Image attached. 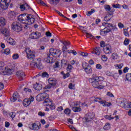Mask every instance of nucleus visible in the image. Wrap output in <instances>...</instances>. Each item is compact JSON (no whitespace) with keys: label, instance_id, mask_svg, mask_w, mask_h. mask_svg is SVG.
Here are the masks:
<instances>
[{"label":"nucleus","instance_id":"1","mask_svg":"<svg viewBox=\"0 0 131 131\" xmlns=\"http://www.w3.org/2000/svg\"><path fill=\"white\" fill-rule=\"evenodd\" d=\"M36 99L38 102L44 100L43 102V106H49L51 110H54V109H56V106L55 105L53 104V101H52V100L50 99L49 98V94L46 92L39 94L36 96Z\"/></svg>","mask_w":131,"mask_h":131},{"label":"nucleus","instance_id":"2","mask_svg":"<svg viewBox=\"0 0 131 131\" xmlns=\"http://www.w3.org/2000/svg\"><path fill=\"white\" fill-rule=\"evenodd\" d=\"M18 21H20L24 24H26L24 26V28L27 29L28 28V25L33 24L34 23L35 19L32 17V15L26 13H24L19 15L18 16Z\"/></svg>","mask_w":131,"mask_h":131},{"label":"nucleus","instance_id":"3","mask_svg":"<svg viewBox=\"0 0 131 131\" xmlns=\"http://www.w3.org/2000/svg\"><path fill=\"white\" fill-rule=\"evenodd\" d=\"M92 76L93 78L89 79V82L92 84L94 88L100 90L105 88V86L101 85L103 84L102 81H104V79H105L103 77L95 76V74H93Z\"/></svg>","mask_w":131,"mask_h":131},{"label":"nucleus","instance_id":"4","mask_svg":"<svg viewBox=\"0 0 131 131\" xmlns=\"http://www.w3.org/2000/svg\"><path fill=\"white\" fill-rule=\"evenodd\" d=\"M48 82L49 84L47 85L43 88L44 90H51L53 89L54 90V86L57 84V80L54 78H50L48 79Z\"/></svg>","mask_w":131,"mask_h":131},{"label":"nucleus","instance_id":"5","mask_svg":"<svg viewBox=\"0 0 131 131\" xmlns=\"http://www.w3.org/2000/svg\"><path fill=\"white\" fill-rule=\"evenodd\" d=\"M11 28L14 30V31H16V32H20L22 31L23 29V27L22 26V24L18 21H14L11 25Z\"/></svg>","mask_w":131,"mask_h":131},{"label":"nucleus","instance_id":"6","mask_svg":"<svg viewBox=\"0 0 131 131\" xmlns=\"http://www.w3.org/2000/svg\"><path fill=\"white\" fill-rule=\"evenodd\" d=\"M25 51L27 54V58L29 59V60H33V59L35 58V52L31 51L30 48H26Z\"/></svg>","mask_w":131,"mask_h":131},{"label":"nucleus","instance_id":"7","mask_svg":"<svg viewBox=\"0 0 131 131\" xmlns=\"http://www.w3.org/2000/svg\"><path fill=\"white\" fill-rule=\"evenodd\" d=\"M83 69H84L85 72L86 74H91L93 72V69H92V67L90 66L88 63L85 62L82 64Z\"/></svg>","mask_w":131,"mask_h":131},{"label":"nucleus","instance_id":"8","mask_svg":"<svg viewBox=\"0 0 131 131\" xmlns=\"http://www.w3.org/2000/svg\"><path fill=\"white\" fill-rule=\"evenodd\" d=\"M50 54L51 56L55 57V58H58L61 56V52L60 50H56L53 48H51L50 51Z\"/></svg>","mask_w":131,"mask_h":131},{"label":"nucleus","instance_id":"9","mask_svg":"<svg viewBox=\"0 0 131 131\" xmlns=\"http://www.w3.org/2000/svg\"><path fill=\"white\" fill-rule=\"evenodd\" d=\"M11 3V0H1L0 2V7L3 10H7L9 5Z\"/></svg>","mask_w":131,"mask_h":131},{"label":"nucleus","instance_id":"10","mask_svg":"<svg viewBox=\"0 0 131 131\" xmlns=\"http://www.w3.org/2000/svg\"><path fill=\"white\" fill-rule=\"evenodd\" d=\"M14 72V70L10 68H4V69H2L0 72V74H2L3 75H11L12 73Z\"/></svg>","mask_w":131,"mask_h":131},{"label":"nucleus","instance_id":"11","mask_svg":"<svg viewBox=\"0 0 131 131\" xmlns=\"http://www.w3.org/2000/svg\"><path fill=\"white\" fill-rule=\"evenodd\" d=\"M30 65L32 68H38V69H41V68H42V66L40 62V60H37V62H34V61H32L31 62Z\"/></svg>","mask_w":131,"mask_h":131},{"label":"nucleus","instance_id":"12","mask_svg":"<svg viewBox=\"0 0 131 131\" xmlns=\"http://www.w3.org/2000/svg\"><path fill=\"white\" fill-rule=\"evenodd\" d=\"M19 8L20 9V11L23 12L24 11H30V10L34 12L33 9H31L30 6H29V5L27 4V3L20 5Z\"/></svg>","mask_w":131,"mask_h":131},{"label":"nucleus","instance_id":"13","mask_svg":"<svg viewBox=\"0 0 131 131\" xmlns=\"http://www.w3.org/2000/svg\"><path fill=\"white\" fill-rule=\"evenodd\" d=\"M95 118V113H92L87 114L86 115V117L85 118V120H86V122H90V121H92L93 119Z\"/></svg>","mask_w":131,"mask_h":131},{"label":"nucleus","instance_id":"14","mask_svg":"<svg viewBox=\"0 0 131 131\" xmlns=\"http://www.w3.org/2000/svg\"><path fill=\"white\" fill-rule=\"evenodd\" d=\"M40 35H41V34L38 32H32L30 34V38L32 39H37V38L40 37Z\"/></svg>","mask_w":131,"mask_h":131},{"label":"nucleus","instance_id":"15","mask_svg":"<svg viewBox=\"0 0 131 131\" xmlns=\"http://www.w3.org/2000/svg\"><path fill=\"white\" fill-rule=\"evenodd\" d=\"M103 52L105 53L106 55H109L112 53V50L111 49V46L107 44L105 45L104 48H103Z\"/></svg>","mask_w":131,"mask_h":131},{"label":"nucleus","instance_id":"16","mask_svg":"<svg viewBox=\"0 0 131 131\" xmlns=\"http://www.w3.org/2000/svg\"><path fill=\"white\" fill-rule=\"evenodd\" d=\"M16 75L18 78L19 79L20 81L23 80L25 77V73L23 71H19L16 73Z\"/></svg>","mask_w":131,"mask_h":131},{"label":"nucleus","instance_id":"17","mask_svg":"<svg viewBox=\"0 0 131 131\" xmlns=\"http://www.w3.org/2000/svg\"><path fill=\"white\" fill-rule=\"evenodd\" d=\"M2 33L5 35V37L7 38L10 36V30L7 28H3L1 30Z\"/></svg>","mask_w":131,"mask_h":131},{"label":"nucleus","instance_id":"18","mask_svg":"<svg viewBox=\"0 0 131 131\" xmlns=\"http://www.w3.org/2000/svg\"><path fill=\"white\" fill-rule=\"evenodd\" d=\"M101 48L100 47H96L93 51L92 52V54H95L97 56H100L101 55Z\"/></svg>","mask_w":131,"mask_h":131},{"label":"nucleus","instance_id":"19","mask_svg":"<svg viewBox=\"0 0 131 131\" xmlns=\"http://www.w3.org/2000/svg\"><path fill=\"white\" fill-rule=\"evenodd\" d=\"M30 128H31V129H33V130H38V129L40 128V124L38 125L35 123H33L31 124Z\"/></svg>","mask_w":131,"mask_h":131},{"label":"nucleus","instance_id":"20","mask_svg":"<svg viewBox=\"0 0 131 131\" xmlns=\"http://www.w3.org/2000/svg\"><path fill=\"white\" fill-rule=\"evenodd\" d=\"M5 39L7 40V42L10 43V45H11L12 46H15V45H16V42H15V40H14V39H13V38L11 37H5Z\"/></svg>","mask_w":131,"mask_h":131},{"label":"nucleus","instance_id":"21","mask_svg":"<svg viewBox=\"0 0 131 131\" xmlns=\"http://www.w3.org/2000/svg\"><path fill=\"white\" fill-rule=\"evenodd\" d=\"M113 17V14H112V13H108L106 14V15L104 17V20L106 22H108V21H110V20L112 19Z\"/></svg>","mask_w":131,"mask_h":131},{"label":"nucleus","instance_id":"22","mask_svg":"<svg viewBox=\"0 0 131 131\" xmlns=\"http://www.w3.org/2000/svg\"><path fill=\"white\" fill-rule=\"evenodd\" d=\"M33 88L36 91H40L42 89V85L38 83H36V84L33 85Z\"/></svg>","mask_w":131,"mask_h":131},{"label":"nucleus","instance_id":"23","mask_svg":"<svg viewBox=\"0 0 131 131\" xmlns=\"http://www.w3.org/2000/svg\"><path fill=\"white\" fill-rule=\"evenodd\" d=\"M18 98H19V94L17 92L14 93L12 97L11 98V102H15Z\"/></svg>","mask_w":131,"mask_h":131},{"label":"nucleus","instance_id":"24","mask_svg":"<svg viewBox=\"0 0 131 131\" xmlns=\"http://www.w3.org/2000/svg\"><path fill=\"white\" fill-rule=\"evenodd\" d=\"M45 61L47 63H53V57H51V54L48 55L47 57L45 59Z\"/></svg>","mask_w":131,"mask_h":131},{"label":"nucleus","instance_id":"25","mask_svg":"<svg viewBox=\"0 0 131 131\" xmlns=\"http://www.w3.org/2000/svg\"><path fill=\"white\" fill-rule=\"evenodd\" d=\"M7 24V21H6V19L4 17H1L0 18V26L1 27H3V26H5Z\"/></svg>","mask_w":131,"mask_h":131},{"label":"nucleus","instance_id":"26","mask_svg":"<svg viewBox=\"0 0 131 131\" xmlns=\"http://www.w3.org/2000/svg\"><path fill=\"white\" fill-rule=\"evenodd\" d=\"M74 106H75V107H77V106L79 107H85L86 104H85V103L76 102L74 104Z\"/></svg>","mask_w":131,"mask_h":131},{"label":"nucleus","instance_id":"27","mask_svg":"<svg viewBox=\"0 0 131 131\" xmlns=\"http://www.w3.org/2000/svg\"><path fill=\"white\" fill-rule=\"evenodd\" d=\"M72 110H73V111L74 112H80V111H81V108L80 107L73 106L72 108Z\"/></svg>","mask_w":131,"mask_h":131},{"label":"nucleus","instance_id":"28","mask_svg":"<svg viewBox=\"0 0 131 131\" xmlns=\"http://www.w3.org/2000/svg\"><path fill=\"white\" fill-rule=\"evenodd\" d=\"M102 26L105 27H108V28H110V29L112 27H113V25L112 24L105 22L102 23Z\"/></svg>","mask_w":131,"mask_h":131},{"label":"nucleus","instance_id":"29","mask_svg":"<svg viewBox=\"0 0 131 131\" xmlns=\"http://www.w3.org/2000/svg\"><path fill=\"white\" fill-rule=\"evenodd\" d=\"M31 102L29 100V99H25L24 102H23L24 106H25L26 107H27V106H29Z\"/></svg>","mask_w":131,"mask_h":131},{"label":"nucleus","instance_id":"30","mask_svg":"<svg viewBox=\"0 0 131 131\" xmlns=\"http://www.w3.org/2000/svg\"><path fill=\"white\" fill-rule=\"evenodd\" d=\"M111 57L113 60H117L119 58V56H118L117 53H114L112 54Z\"/></svg>","mask_w":131,"mask_h":131},{"label":"nucleus","instance_id":"31","mask_svg":"<svg viewBox=\"0 0 131 131\" xmlns=\"http://www.w3.org/2000/svg\"><path fill=\"white\" fill-rule=\"evenodd\" d=\"M110 123H106L103 127V129H105V130H108V129H110Z\"/></svg>","mask_w":131,"mask_h":131},{"label":"nucleus","instance_id":"32","mask_svg":"<svg viewBox=\"0 0 131 131\" xmlns=\"http://www.w3.org/2000/svg\"><path fill=\"white\" fill-rule=\"evenodd\" d=\"M126 79L127 81L131 82V73H127L126 75Z\"/></svg>","mask_w":131,"mask_h":131},{"label":"nucleus","instance_id":"33","mask_svg":"<svg viewBox=\"0 0 131 131\" xmlns=\"http://www.w3.org/2000/svg\"><path fill=\"white\" fill-rule=\"evenodd\" d=\"M64 113L65 114H67V115H69V114L71 113V110H70V108H67L64 110Z\"/></svg>","mask_w":131,"mask_h":131},{"label":"nucleus","instance_id":"34","mask_svg":"<svg viewBox=\"0 0 131 131\" xmlns=\"http://www.w3.org/2000/svg\"><path fill=\"white\" fill-rule=\"evenodd\" d=\"M60 42L62 43L64 46H66V47H67L70 45V42L67 41H60Z\"/></svg>","mask_w":131,"mask_h":131},{"label":"nucleus","instance_id":"35","mask_svg":"<svg viewBox=\"0 0 131 131\" xmlns=\"http://www.w3.org/2000/svg\"><path fill=\"white\" fill-rule=\"evenodd\" d=\"M67 52L69 54H73L74 56H76V55H77V53L74 50H68Z\"/></svg>","mask_w":131,"mask_h":131},{"label":"nucleus","instance_id":"36","mask_svg":"<svg viewBox=\"0 0 131 131\" xmlns=\"http://www.w3.org/2000/svg\"><path fill=\"white\" fill-rule=\"evenodd\" d=\"M96 12V10L94 9H91L90 11H88L86 13L87 16H91L93 13H95Z\"/></svg>","mask_w":131,"mask_h":131},{"label":"nucleus","instance_id":"37","mask_svg":"<svg viewBox=\"0 0 131 131\" xmlns=\"http://www.w3.org/2000/svg\"><path fill=\"white\" fill-rule=\"evenodd\" d=\"M101 60L103 62H106V61H107V60H108V57H107V56H106L105 55H102Z\"/></svg>","mask_w":131,"mask_h":131},{"label":"nucleus","instance_id":"38","mask_svg":"<svg viewBox=\"0 0 131 131\" xmlns=\"http://www.w3.org/2000/svg\"><path fill=\"white\" fill-rule=\"evenodd\" d=\"M73 67L70 64H68V67L67 68V70L68 72H70L72 70Z\"/></svg>","mask_w":131,"mask_h":131},{"label":"nucleus","instance_id":"39","mask_svg":"<svg viewBox=\"0 0 131 131\" xmlns=\"http://www.w3.org/2000/svg\"><path fill=\"white\" fill-rule=\"evenodd\" d=\"M102 100L101 98H99V97H94V102H96V103H100L101 102V100Z\"/></svg>","mask_w":131,"mask_h":131},{"label":"nucleus","instance_id":"40","mask_svg":"<svg viewBox=\"0 0 131 131\" xmlns=\"http://www.w3.org/2000/svg\"><path fill=\"white\" fill-rule=\"evenodd\" d=\"M105 119H108V120H112V119H114L115 117H111V116L106 115L104 116Z\"/></svg>","mask_w":131,"mask_h":131},{"label":"nucleus","instance_id":"41","mask_svg":"<svg viewBox=\"0 0 131 131\" xmlns=\"http://www.w3.org/2000/svg\"><path fill=\"white\" fill-rule=\"evenodd\" d=\"M124 34L125 36H129V33L127 29H124Z\"/></svg>","mask_w":131,"mask_h":131},{"label":"nucleus","instance_id":"42","mask_svg":"<svg viewBox=\"0 0 131 131\" xmlns=\"http://www.w3.org/2000/svg\"><path fill=\"white\" fill-rule=\"evenodd\" d=\"M100 34L101 35H102V36H105V35H107V33H106L104 29L100 30Z\"/></svg>","mask_w":131,"mask_h":131},{"label":"nucleus","instance_id":"43","mask_svg":"<svg viewBox=\"0 0 131 131\" xmlns=\"http://www.w3.org/2000/svg\"><path fill=\"white\" fill-rule=\"evenodd\" d=\"M62 52L63 54H66L67 53V46H63L62 47Z\"/></svg>","mask_w":131,"mask_h":131},{"label":"nucleus","instance_id":"44","mask_svg":"<svg viewBox=\"0 0 131 131\" xmlns=\"http://www.w3.org/2000/svg\"><path fill=\"white\" fill-rule=\"evenodd\" d=\"M110 30L112 31H117V28L116 27V26L115 25H113V27H112L111 28H110Z\"/></svg>","mask_w":131,"mask_h":131},{"label":"nucleus","instance_id":"45","mask_svg":"<svg viewBox=\"0 0 131 131\" xmlns=\"http://www.w3.org/2000/svg\"><path fill=\"white\" fill-rule=\"evenodd\" d=\"M13 59L14 60H17V59H19V54H14L12 56Z\"/></svg>","mask_w":131,"mask_h":131},{"label":"nucleus","instance_id":"46","mask_svg":"<svg viewBox=\"0 0 131 131\" xmlns=\"http://www.w3.org/2000/svg\"><path fill=\"white\" fill-rule=\"evenodd\" d=\"M120 5L119 4H113V7L115 9H120Z\"/></svg>","mask_w":131,"mask_h":131},{"label":"nucleus","instance_id":"47","mask_svg":"<svg viewBox=\"0 0 131 131\" xmlns=\"http://www.w3.org/2000/svg\"><path fill=\"white\" fill-rule=\"evenodd\" d=\"M5 66V63L3 61H0V72L2 71V69H4L3 67Z\"/></svg>","mask_w":131,"mask_h":131},{"label":"nucleus","instance_id":"48","mask_svg":"<svg viewBox=\"0 0 131 131\" xmlns=\"http://www.w3.org/2000/svg\"><path fill=\"white\" fill-rule=\"evenodd\" d=\"M42 77H49V74L47 72H43L41 75Z\"/></svg>","mask_w":131,"mask_h":131},{"label":"nucleus","instance_id":"49","mask_svg":"<svg viewBox=\"0 0 131 131\" xmlns=\"http://www.w3.org/2000/svg\"><path fill=\"white\" fill-rule=\"evenodd\" d=\"M74 87L75 86L72 83H70L69 85V89H70V90H74Z\"/></svg>","mask_w":131,"mask_h":131},{"label":"nucleus","instance_id":"50","mask_svg":"<svg viewBox=\"0 0 131 131\" xmlns=\"http://www.w3.org/2000/svg\"><path fill=\"white\" fill-rule=\"evenodd\" d=\"M129 43V40L127 38H126L124 41V45L125 46H127Z\"/></svg>","mask_w":131,"mask_h":131},{"label":"nucleus","instance_id":"51","mask_svg":"<svg viewBox=\"0 0 131 131\" xmlns=\"http://www.w3.org/2000/svg\"><path fill=\"white\" fill-rule=\"evenodd\" d=\"M9 116H10L11 118H14L15 116H16V114L14 112L10 113Z\"/></svg>","mask_w":131,"mask_h":131},{"label":"nucleus","instance_id":"52","mask_svg":"<svg viewBox=\"0 0 131 131\" xmlns=\"http://www.w3.org/2000/svg\"><path fill=\"white\" fill-rule=\"evenodd\" d=\"M4 53L6 55H9V54L11 53V50H10V49H5Z\"/></svg>","mask_w":131,"mask_h":131},{"label":"nucleus","instance_id":"53","mask_svg":"<svg viewBox=\"0 0 131 131\" xmlns=\"http://www.w3.org/2000/svg\"><path fill=\"white\" fill-rule=\"evenodd\" d=\"M104 9L106 10V11H111V8H110V5L104 6Z\"/></svg>","mask_w":131,"mask_h":131},{"label":"nucleus","instance_id":"54","mask_svg":"<svg viewBox=\"0 0 131 131\" xmlns=\"http://www.w3.org/2000/svg\"><path fill=\"white\" fill-rule=\"evenodd\" d=\"M118 26L119 28H120V29H121L123 28V27H124V25H123L122 24V23H119L118 24Z\"/></svg>","mask_w":131,"mask_h":131},{"label":"nucleus","instance_id":"55","mask_svg":"<svg viewBox=\"0 0 131 131\" xmlns=\"http://www.w3.org/2000/svg\"><path fill=\"white\" fill-rule=\"evenodd\" d=\"M100 47L101 48H103V49L105 48V47H106V46H105V42L104 41H101L100 42Z\"/></svg>","mask_w":131,"mask_h":131},{"label":"nucleus","instance_id":"56","mask_svg":"<svg viewBox=\"0 0 131 131\" xmlns=\"http://www.w3.org/2000/svg\"><path fill=\"white\" fill-rule=\"evenodd\" d=\"M106 96H108V97H111L113 98H114V95L111 93V92H108L106 94Z\"/></svg>","mask_w":131,"mask_h":131},{"label":"nucleus","instance_id":"57","mask_svg":"<svg viewBox=\"0 0 131 131\" xmlns=\"http://www.w3.org/2000/svg\"><path fill=\"white\" fill-rule=\"evenodd\" d=\"M87 37H89L90 38H94V36H93L91 34L89 33H86Z\"/></svg>","mask_w":131,"mask_h":131},{"label":"nucleus","instance_id":"58","mask_svg":"<svg viewBox=\"0 0 131 131\" xmlns=\"http://www.w3.org/2000/svg\"><path fill=\"white\" fill-rule=\"evenodd\" d=\"M103 30H104V31H105L106 34H107V33H109V32H111V30L107 29V28H105L104 29H103Z\"/></svg>","mask_w":131,"mask_h":131},{"label":"nucleus","instance_id":"59","mask_svg":"<svg viewBox=\"0 0 131 131\" xmlns=\"http://www.w3.org/2000/svg\"><path fill=\"white\" fill-rule=\"evenodd\" d=\"M99 103L100 104H101L103 107H106V103H105V101H103V100L101 99Z\"/></svg>","mask_w":131,"mask_h":131},{"label":"nucleus","instance_id":"60","mask_svg":"<svg viewBox=\"0 0 131 131\" xmlns=\"http://www.w3.org/2000/svg\"><path fill=\"white\" fill-rule=\"evenodd\" d=\"M46 35L48 37H51V36H52V33L50 32H46Z\"/></svg>","mask_w":131,"mask_h":131},{"label":"nucleus","instance_id":"61","mask_svg":"<svg viewBox=\"0 0 131 131\" xmlns=\"http://www.w3.org/2000/svg\"><path fill=\"white\" fill-rule=\"evenodd\" d=\"M81 56H82L83 57H86L88 56V54L86 52H81L80 53Z\"/></svg>","mask_w":131,"mask_h":131},{"label":"nucleus","instance_id":"62","mask_svg":"<svg viewBox=\"0 0 131 131\" xmlns=\"http://www.w3.org/2000/svg\"><path fill=\"white\" fill-rule=\"evenodd\" d=\"M56 2H59V0H50V4L54 5L56 4Z\"/></svg>","mask_w":131,"mask_h":131},{"label":"nucleus","instance_id":"63","mask_svg":"<svg viewBox=\"0 0 131 131\" xmlns=\"http://www.w3.org/2000/svg\"><path fill=\"white\" fill-rule=\"evenodd\" d=\"M69 76H70V74L69 73H67L63 75V78L65 79V78H67V77H69Z\"/></svg>","mask_w":131,"mask_h":131},{"label":"nucleus","instance_id":"64","mask_svg":"<svg viewBox=\"0 0 131 131\" xmlns=\"http://www.w3.org/2000/svg\"><path fill=\"white\" fill-rule=\"evenodd\" d=\"M97 69H102V66L100 64H97L96 66Z\"/></svg>","mask_w":131,"mask_h":131}]
</instances>
